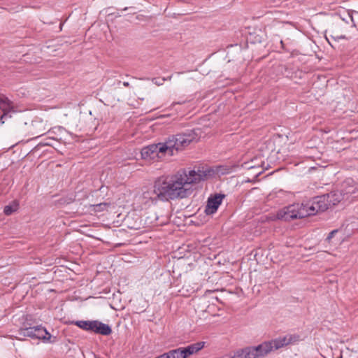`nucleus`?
I'll use <instances>...</instances> for the list:
<instances>
[{"label": "nucleus", "mask_w": 358, "mask_h": 358, "mask_svg": "<svg viewBox=\"0 0 358 358\" xmlns=\"http://www.w3.org/2000/svg\"><path fill=\"white\" fill-rule=\"evenodd\" d=\"M155 83H156L157 85H162V83H159V81L155 82Z\"/></svg>", "instance_id": "nucleus-28"}, {"label": "nucleus", "mask_w": 358, "mask_h": 358, "mask_svg": "<svg viewBox=\"0 0 358 358\" xmlns=\"http://www.w3.org/2000/svg\"><path fill=\"white\" fill-rule=\"evenodd\" d=\"M198 134L194 129L169 136L165 142L151 144L141 150V157L145 160H157L164 155L173 156L196 140Z\"/></svg>", "instance_id": "nucleus-2"}, {"label": "nucleus", "mask_w": 358, "mask_h": 358, "mask_svg": "<svg viewBox=\"0 0 358 358\" xmlns=\"http://www.w3.org/2000/svg\"><path fill=\"white\" fill-rule=\"evenodd\" d=\"M65 131L62 127H54L48 131V136H62L61 134Z\"/></svg>", "instance_id": "nucleus-21"}, {"label": "nucleus", "mask_w": 358, "mask_h": 358, "mask_svg": "<svg viewBox=\"0 0 358 358\" xmlns=\"http://www.w3.org/2000/svg\"><path fill=\"white\" fill-rule=\"evenodd\" d=\"M336 232H337V230H333V231H331L329 234V235H328V236H327V240H329H329H331V239L334 237V234H335Z\"/></svg>", "instance_id": "nucleus-23"}, {"label": "nucleus", "mask_w": 358, "mask_h": 358, "mask_svg": "<svg viewBox=\"0 0 358 358\" xmlns=\"http://www.w3.org/2000/svg\"><path fill=\"white\" fill-rule=\"evenodd\" d=\"M231 358H257L254 347H247L238 350Z\"/></svg>", "instance_id": "nucleus-14"}, {"label": "nucleus", "mask_w": 358, "mask_h": 358, "mask_svg": "<svg viewBox=\"0 0 358 358\" xmlns=\"http://www.w3.org/2000/svg\"><path fill=\"white\" fill-rule=\"evenodd\" d=\"M308 216L303 203H294L279 210L276 214L278 220L289 222L296 219H302Z\"/></svg>", "instance_id": "nucleus-4"}, {"label": "nucleus", "mask_w": 358, "mask_h": 358, "mask_svg": "<svg viewBox=\"0 0 358 358\" xmlns=\"http://www.w3.org/2000/svg\"><path fill=\"white\" fill-rule=\"evenodd\" d=\"M308 216L315 215L319 212H324L329 208V203L325 194L313 198L306 203H302Z\"/></svg>", "instance_id": "nucleus-5"}, {"label": "nucleus", "mask_w": 358, "mask_h": 358, "mask_svg": "<svg viewBox=\"0 0 358 358\" xmlns=\"http://www.w3.org/2000/svg\"><path fill=\"white\" fill-rule=\"evenodd\" d=\"M73 323L75 324L78 327H80V329H83L85 331H91L92 321L79 320L73 322Z\"/></svg>", "instance_id": "nucleus-17"}, {"label": "nucleus", "mask_w": 358, "mask_h": 358, "mask_svg": "<svg viewBox=\"0 0 358 358\" xmlns=\"http://www.w3.org/2000/svg\"><path fill=\"white\" fill-rule=\"evenodd\" d=\"M123 85H124V87H129V82H124V83H123Z\"/></svg>", "instance_id": "nucleus-24"}, {"label": "nucleus", "mask_w": 358, "mask_h": 358, "mask_svg": "<svg viewBox=\"0 0 358 358\" xmlns=\"http://www.w3.org/2000/svg\"><path fill=\"white\" fill-rule=\"evenodd\" d=\"M46 122L41 119L36 118L27 127V131L29 136L35 138L43 135L47 130Z\"/></svg>", "instance_id": "nucleus-8"}, {"label": "nucleus", "mask_w": 358, "mask_h": 358, "mask_svg": "<svg viewBox=\"0 0 358 358\" xmlns=\"http://www.w3.org/2000/svg\"><path fill=\"white\" fill-rule=\"evenodd\" d=\"M185 102V101L177 102V103H175V102H174V103H173V104H172V105H173V106H174L175 104H182V103H184Z\"/></svg>", "instance_id": "nucleus-25"}, {"label": "nucleus", "mask_w": 358, "mask_h": 358, "mask_svg": "<svg viewBox=\"0 0 358 358\" xmlns=\"http://www.w3.org/2000/svg\"><path fill=\"white\" fill-rule=\"evenodd\" d=\"M12 109V102L7 97H0V110L3 112V114L0 115L1 123H4V119L11 117L9 113Z\"/></svg>", "instance_id": "nucleus-11"}, {"label": "nucleus", "mask_w": 358, "mask_h": 358, "mask_svg": "<svg viewBox=\"0 0 358 358\" xmlns=\"http://www.w3.org/2000/svg\"><path fill=\"white\" fill-rule=\"evenodd\" d=\"M331 38H332L334 41H337L338 39H344L345 38V35H331Z\"/></svg>", "instance_id": "nucleus-22"}, {"label": "nucleus", "mask_w": 358, "mask_h": 358, "mask_svg": "<svg viewBox=\"0 0 358 358\" xmlns=\"http://www.w3.org/2000/svg\"><path fill=\"white\" fill-rule=\"evenodd\" d=\"M17 335L20 340L22 337H29L43 340L44 342L53 343L56 341V337H52L47 329L41 325L29 327H21L17 331Z\"/></svg>", "instance_id": "nucleus-3"}, {"label": "nucleus", "mask_w": 358, "mask_h": 358, "mask_svg": "<svg viewBox=\"0 0 358 358\" xmlns=\"http://www.w3.org/2000/svg\"><path fill=\"white\" fill-rule=\"evenodd\" d=\"M300 341V336L298 334H287L283 337L268 341L271 343L273 350H278L289 344H294Z\"/></svg>", "instance_id": "nucleus-7"}, {"label": "nucleus", "mask_w": 358, "mask_h": 358, "mask_svg": "<svg viewBox=\"0 0 358 358\" xmlns=\"http://www.w3.org/2000/svg\"><path fill=\"white\" fill-rule=\"evenodd\" d=\"M257 358L263 357L272 351V346L268 341L263 342L257 346L254 347Z\"/></svg>", "instance_id": "nucleus-15"}, {"label": "nucleus", "mask_w": 358, "mask_h": 358, "mask_svg": "<svg viewBox=\"0 0 358 358\" xmlns=\"http://www.w3.org/2000/svg\"><path fill=\"white\" fill-rule=\"evenodd\" d=\"M127 10V7L123 9V10Z\"/></svg>", "instance_id": "nucleus-30"}, {"label": "nucleus", "mask_w": 358, "mask_h": 358, "mask_svg": "<svg viewBox=\"0 0 358 358\" xmlns=\"http://www.w3.org/2000/svg\"><path fill=\"white\" fill-rule=\"evenodd\" d=\"M209 171L183 169L176 174L158 178L154 182V187L159 200L169 201L182 199L190 196L193 185L204 180Z\"/></svg>", "instance_id": "nucleus-1"}, {"label": "nucleus", "mask_w": 358, "mask_h": 358, "mask_svg": "<svg viewBox=\"0 0 358 358\" xmlns=\"http://www.w3.org/2000/svg\"><path fill=\"white\" fill-rule=\"evenodd\" d=\"M19 206V201L17 200H13L11 203L4 207V214L6 215H10L18 210Z\"/></svg>", "instance_id": "nucleus-16"}, {"label": "nucleus", "mask_w": 358, "mask_h": 358, "mask_svg": "<svg viewBox=\"0 0 358 358\" xmlns=\"http://www.w3.org/2000/svg\"><path fill=\"white\" fill-rule=\"evenodd\" d=\"M170 358H185L182 348L171 350L168 352Z\"/></svg>", "instance_id": "nucleus-20"}, {"label": "nucleus", "mask_w": 358, "mask_h": 358, "mask_svg": "<svg viewBox=\"0 0 358 358\" xmlns=\"http://www.w3.org/2000/svg\"><path fill=\"white\" fill-rule=\"evenodd\" d=\"M205 342H197L191 344L187 347L182 348L183 356L185 358H188L189 356L196 354L199 350L203 348Z\"/></svg>", "instance_id": "nucleus-13"}, {"label": "nucleus", "mask_w": 358, "mask_h": 358, "mask_svg": "<svg viewBox=\"0 0 358 358\" xmlns=\"http://www.w3.org/2000/svg\"><path fill=\"white\" fill-rule=\"evenodd\" d=\"M155 83H156L157 85H162V83H159V81L155 82Z\"/></svg>", "instance_id": "nucleus-27"}, {"label": "nucleus", "mask_w": 358, "mask_h": 358, "mask_svg": "<svg viewBox=\"0 0 358 358\" xmlns=\"http://www.w3.org/2000/svg\"><path fill=\"white\" fill-rule=\"evenodd\" d=\"M92 332L103 336H108L112 333L111 327L98 320H92Z\"/></svg>", "instance_id": "nucleus-12"}, {"label": "nucleus", "mask_w": 358, "mask_h": 358, "mask_svg": "<svg viewBox=\"0 0 358 358\" xmlns=\"http://www.w3.org/2000/svg\"><path fill=\"white\" fill-rule=\"evenodd\" d=\"M108 206H109V203L103 202V203H100L98 204L90 205V209L94 212H102V211L106 210V208Z\"/></svg>", "instance_id": "nucleus-19"}, {"label": "nucleus", "mask_w": 358, "mask_h": 358, "mask_svg": "<svg viewBox=\"0 0 358 358\" xmlns=\"http://www.w3.org/2000/svg\"><path fill=\"white\" fill-rule=\"evenodd\" d=\"M129 227L131 229H138V227H136L134 226H129Z\"/></svg>", "instance_id": "nucleus-26"}, {"label": "nucleus", "mask_w": 358, "mask_h": 358, "mask_svg": "<svg viewBox=\"0 0 358 358\" xmlns=\"http://www.w3.org/2000/svg\"><path fill=\"white\" fill-rule=\"evenodd\" d=\"M357 192L356 188L352 187L345 192H343V191H332L328 194H325V195L328 199L330 207L331 206H336L343 200H350V196H352V198L355 197L356 196H353V194H355Z\"/></svg>", "instance_id": "nucleus-6"}, {"label": "nucleus", "mask_w": 358, "mask_h": 358, "mask_svg": "<svg viewBox=\"0 0 358 358\" xmlns=\"http://www.w3.org/2000/svg\"><path fill=\"white\" fill-rule=\"evenodd\" d=\"M159 198L157 196L155 192V187H153V190L145 191L139 196V201L141 203L150 206L157 203Z\"/></svg>", "instance_id": "nucleus-10"}, {"label": "nucleus", "mask_w": 358, "mask_h": 358, "mask_svg": "<svg viewBox=\"0 0 358 358\" xmlns=\"http://www.w3.org/2000/svg\"><path fill=\"white\" fill-rule=\"evenodd\" d=\"M62 140V136H48L40 144L42 145L53 146V141H59Z\"/></svg>", "instance_id": "nucleus-18"}, {"label": "nucleus", "mask_w": 358, "mask_h": 358, "mask_svg": "<svg viewBox=\"0 0 358 358\" xmlns=\"http://www.w3.org/2000/svg\"><path fill=\"white\" fill-rule=\"evenodd\" d=\"M350 18L351 21H352V22H353V18H352V16H350Z\"/></svg>", "instance_id": "nucleus-29"}, {"label": "nucleus", "mask_w": 358, "mask_h": 358, "mask_svg": "<svg viewBox=\"0 0 358 358\" xmlns=\"http://www.w3.org/2000/svg\"><path fill=\"white\" fill-rule=\"evenodd\" d=\"M224 196V194H215V195L208 197L204 210L205 213L206 215H213L215 213Z\"/></svg>", "instance_id": "nucleus-9"}]
</instances>
